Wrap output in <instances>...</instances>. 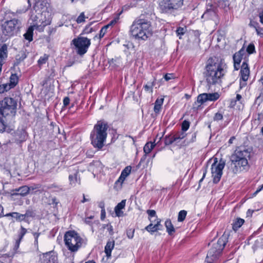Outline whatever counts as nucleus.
Here are the masks:
<instances>
[{"mask_svg":"<svg viewBox=\"0 0 263 263\" xmlns=\"http://www.w3.org/2000/svg\"><path fill=\"white\" fill-rule=\"evenodd\" d=\"M8 83H4L0 85V93L2 94L8 91L11 89H12L11 86H9Z\"/></svg>","mask_w":263,"mask_h":263,"instance_id":"35","label":"nucleus"},{"mask_svg":"<svg viewBox=\"0 0 263 263\" xmlns=\"http://www.w3.org/2000/svg\"><path fill=\"white\" fill-rule=\"evenodd\" d=\"M14 217H13L14 218H15L16 219V220L19 222H21L23 221V216H22V214H20V213H18V212H14Z\"/></svg>","mask_w":263,"mask_h":263,"instance_id":"49","label":"nucleus"},{"mask_svg":"<svg viewBox=\"0 0 263 263\" xmlns=\"http://www.w3.org/2000/svg\"><path fill=\"white\" fill-rule=\"evenodd\" d=\"M22 216H23V221H24L25 222H28L29 221H28V217L26 214V213H25V214H22Z\"/></svg>","mask_w":263,"mask_h":263,"instance_id":"63","label":"nucleus"},{"mask_svg":"<svg viewBox=\"0 0 263 263\" xmlns=\"http://www.w3.org/2000/svg\"><path fill=\"white\" fill-rule=\"evenodd\" d=\"M242 57L234 53L233 55V60L234 63V69L235 70H238L240 68V64L242 59Z\"/></svg>","mask_w":263,"mask_h":263,"instance_id":"27","label":"nucleus"},{"mask_svg":"<svg viewBox=\"0 0 263 263\" xmlns=\"http://www.w3.org/2000/svg\"><path fill=\"white\" fill-rule=\"evenodd\" d=\"M245 220L240 218H237L234 221L232 224V228L234 231H237L244 223Z\"/></svg>","mask_w":263,"mask_h":263,"instance_id":"33","label":"nucleus"},{"mask_svg":"<svg viewBox=\"0 0 263 263\" xmlns=\"http://www.w3.org/2000/svg\"><path fill=\"white\" fill-rule=\"evenodd\" d=\"M43 263H57V256L52 252L43 254Z\"/></svg>","mask_w":263,"mask_h":263,"instance_id":"19","label":"nucleus"},{"mask_svg":"<svg viewBox=\"0 0 263 263\" xmlns=\"http://www.w3.org/2000/svg\"><path fill=\"white\" fill-rule=\"evenodd\" d=\"M185 132H183L181 130L180 132H177L174 134L177 141L179 140H182L186 136L187 134Z\"/></svg>","mask_w":263,"mask_h":263,"instance_id":"42","label":"nucleus"},{"mask_svg":"<svg viewBox=\"0 0 263 263\" xmlns=\"http://www.w3.org/2000/svg\"><path fill=\"white\" fill-rule=\"evenodd\" d=\"M103 228L106 229L107 230V231H108L110 235L112 236L114 234V232L113 227L111 226V224L110 223L106 224H104L103 226Z\"/></svg>","mask_w":263,"mask_h":263,"instance_id":"43","label":"nucleus"},{"mask_svg":"<svg viewBox=\"0 0 263 263\" xmlns=\"http://www.w3.org/2000/svg\"><path fill=\"white\" fill-rule=\"evenodd\" d=\"M39 188V186L35 187H29L27 185H23L18 188H16L11 190L12 196H17L20 195L22 197L26 196L29 193L30 190H34Z\"/></svg>","mask_w":263,"mask_h":263,"instance_id":"14","label":"nucleus"},{"mask_svg":"<svg viewBox=\"0 0 263 263\" xmlns=\"http://www.w3.org/2000/svg\"><path fill=\"white\" fill-rule=\"evenodd\" d=\"M175 142H178L174 134H170L166 135L164 138V142L165 146L170 145Z\"/></svg>","mask_w":263,"mask_h":263,"instance_id":"24","label":"nucleus"},{"mask_svg":"<svg viewBox=\"0 0 263 263\" xmlns=\"http://www.w3.org/2000/svg\"><path fill=\"white\" fill-rule=\"evenodd\" d=\"M94 218V216H90L86 217L84 219V222L86 224H90L91 223V220Z\"/></svg>","mask_w":263,"mask_h":263,"instance_id":"54","label":"nucleus"},{"mask_svg":"<svg viewBox=\"0 0 263 263\" xmlns=\"http://www.w3.org/2000/svg\"><path fill=\"white\" fill-rule=\"evenodd\" d=\"M8 57V45L3 44L0 47V61H4Z\"/></svg>","mask_w":263,"mask_h":263,"instance_id":"25","label":"nucleus"},{"mask_svg":"<svg viewBox=\"0 0 263 263\" xmlns=\"http://www.w3.org/2000/svg\"><path fill=\"white\" fill-rule=\"evenodd\" d=\"M146 212L148 215V218H149V220H151V218H152L153 217H155V216L157 217L156 212L154 210H147Z\"/></svg>","mask_w":263,"mask_h":263,"instance_id":"48","label":"nucleus"},{"mask_svg":"<svg viewBox=\"0 0 263 263\" xmlns=\"http://www.w3.org/2000/svg\"><path fill=\"white\" fill-rule=\"evenodd\" d=\"M27 233V230L21 226L18 233L17 238L15 242L14 247L15 249H17L19 248L21 241Z\"/></svg>","mask_w":263,"mask_h":263,"instance_id":"18","label":"nucleus"},{"mask_svg":"<svg viewBox=\"0 0 263 263\" xmlns=\"http://www.w3.org/2000/svg\"><path fill=\"white\" fill-rule=\"evenodd\" d=\"M20 21L18 19L13 18L4 22L1 25L2 35L10 38L16 35L20 28Z\"/></svg>","mask_w":263,"mask_h":263,"instance_id":"9","label":"nucleus"},{"mask_svg":"<svg viewBox=\"0 0 263 263\" xmlns=\"http://www.w3.org/2000/svg\"><path fill=\"white\" fill-rule=\"evenodd\" d=\"M228 241L227 235L223 234L212 247L207 253L205 261L207 263H213L218 259Z\"/></svg>","mask_w":263,"mask_h":263,"instance_id":"5","label":"nucleus"},{"mask_svg":"<svg viewBox=\"0 0 263 263\" xmlns=\"http://www.w3.org/2000/svg\"><path fill=\"white\" fill-rule=\"evenodd\" d=\"M250 71L248 61H244L240 67L239 76V89L236 92H239L241 89L247 85V81L250 77Z\"/></svg>","mask_w":263,"mask_h":263,"instance_id":"12","label":"nucleus"},{"mask_svg":"<svg viewBox=\"0 0 263 263\" xmlns=\"http://www.w3.org/2000/svg\"><path fill=\"white\" fill-rule=\"evenodd\" d=\"M72 44L74 46L77 54L82 57L88 51L91 45V40L86 37L79 36L72 40Z\"/></svg>","mask_w":263,"mask_h":263,"instance_id":"10","label":"nucleus"},{"mask_svg":"<svg viewBox=\"0 0 263 263\" xmlns=\"http://www.w3.org/2000/svg\"><path fill=\"white\" fill-rule=\"evenodd\" d=\"M164 98H157L154 103V111L156 115L160 114L163 104Z\"/></svg>","mask_w":263,"mask_h":263,"instance_id":"22","label":"nucleus"},{"mask_svg":"<svg viewBox=\"0 0 263 263\" xmlns=\"http://www.w3.org/2000/svg\"><path fill=\"white\" fill-rule=\"evenodd\" d=\"M34 28L33 26H30L24 34V38L29 42L33 40Z\"/></svg>","mask_w":263,"mask_h":263,"instance_id":"30","label":"nucleus"},{"mask_svg":"<svg viewBox=\"0 0 263 263\" xmlns=\"http://www.w3.org/2000/svg\"><path fill=\"white\" fill-rule=\"evenodd\" d=\"M115 246V241H108L105 247L104 252L107 257L111 256V252Z\"/></svg>","mask_w":263,"mask_h":263,"instance_id":"26","label":"nucleus"},{"mask_svg":"<svg viewBox=\"0 0 263 263\" xmlns=\"http://www.w3.org/2000/svg\"><path fill=\"white\" fill-rule=\"evenodd\" d=\"M220 97V94L217 92L213 93H202L199 94L197 97V102L199 103L200 105L197 107H195L194 104L193 108L194 109L198 110L201 105L203 104L207 101L215 102L218 100Z\"/></svg>","mask_w":263,"mask_h":263,"instance_id":"13","label":"nucleus"},{"mask_svg":"<svg viewBox=\"0 0 263 263\" xmlns=\"http://www.w3.org/2000/svg\"><path fill=\"white\" fill-rule=\"evenodd\" d=\"M132 171V166L128 165L126 166L121 172V175L117 180L115 183V187L119 186L121 188L122 184L126 179V178L130 174Z\"/></svg>","mask_w":263,"mask_h":263,"instance_id":"15","label":"nucleus"},{"mask_svg":"<svg viewBox=\"0 0 263 263\" xmlns=\"http://www.w3.org/2000/svg\"><path fill=\"white\" fill-rule=\"evenodd\" d=\"M109 125L104 120H100L94 125L90 134L91 144L94 148L101 149L105 145L107 137Z\"/></svg>","mask_w":263,"mask_h":263,"instance_id":"3","label":"nucleus"},{"mask_svg":"<svg viewBox=\"0 0 263 263\" xmlns=\"http://www.w3.org/2000/svg\"><path fill=\"white\" fill-rule=\"evenodd\" d=\"M164 224L168 234L170 236L173 235L176 231L171 219H167L165 221Z\"/></svg>","mask_w":263,"mask_h":263,"instance_id":"23","label":"nucleus"},{"mask_svg":"<svg viewBox=\"0 0 263 263\" xmlns=\"http://www.w3.org/2000/svg\"><path fill=\"white\" fill-rule=\"evenodd\" d=\"M28 134L26 130L22 129L17 131L15 134V142L21 144L26 141Z\"/></svg>","mask_w":263,"mask_h":263,"instance_id":"20","label":"nucleus"},{"mask_svg":"<svg viewBox=\"0 0 263 263\" xmlns=\"http://www.w3.org/2000/svg\"><path fill=\"white\" fill-rule=\"evenodd\" d=\"M225 166V162L222 159L219 162L217 160L211 165V173L213 182L215 184L218 183L222 177V171Z\"/></svg>","mask_w":263,"mask_h":263,"instance_id":"11","label":"nucleus"},{"mask_svg":"<svg viewBox=\"0 0 263 263\" xmlns=\"http://www.w3.org/2000/svg\"><path fill=\"white\" fill-rule=\"evenodd\" d=\"M184 33H185V31H184V29L183 28L181 27L177 28V30H176V33L178 35H183L184 34Z\"/></svg>","mask_w":263,"mask_h":263,"instance_id":"53","label":"nucleus"},{"mask_svg":"<svg viewBox=\"0 0 263 263\" xmlns=\"http://www.w3.org/2000/svg\"><path fill=\"white\" fill-rule=\"evenodd\" d=\"M86 17L85 15V13L82 12L80 13V14L78 16L77 18L76 19V22L78 24H81L82 23H84L85 22V19Z\"/></svg>","mask_w":263,"mask_h":263,"instance_id":"41","label":"nucleus"},{"mask_svg":"<svg viewBox=\"0 0 263 263\" xmlns=\"http://www.w3.org/2000/svg\"><path fill=\"white\" fill-rule=\"evenodd\" d=\"M250 152L246 148H237L232 155L228 168L233 174H237L249 170L248 160Z\"/></svg>","mask_w":263,"mask_h":263,"instance_id":"2","label":"nucleus"},{"mask_svg":"<svg viewBox=\"0 0 263 263\" xmlns=\"http://www.w3.org/2000/svg\"><path fill=\"white\" fill-rule=\"evenodd\" d=\"M19 78L16 73H12L9 78V86L14 88L18 83Z\"/></svg>","mask_w":263,"mask_h":263,"instance_id":"28","label":"nucleus"},{"mask_svg":"<svg viewBox=\"0 0 263 263\" xmlns=\"http://www.w3.org/2000/svg\"><path fill=\"white\" fill-rule=\"evenodd\" d=\"M196 140V133H194L192 135V138L190 140V142H194Z\"/></svg>","mask_w":263,"mask_h":263,"instance_id":"62","label":"nucleus"},{"mask_svg":"<svg viewBox=\"0 0 263 263\" xmlns=\"http://www.w3.org/2000/svg\"><path fill=\"white\" fill-rule=\"evenodd\" d=\"M125 204L126 200L123 199L115 207L114 211L116 216L120 217L123 216V212L122 210L124 209Z\"/></svg>","mask_w":263,"mask_h":263,"instance_id":"21","label":"nucleus"},{"mask_svg":"<svg viewBox=\"0 0 263 263\" xmlns=\"http://www.w3.org/2000/svg\"><path fill=\"white\" fill-rule=\"evenodd\" d=\"M64 241L68 250L76 252L82 246V238L74 230H69L64 234Z\"/></svg>","mask_w":263,"mask_h":263,"instance_id":"7","label":"nucleus"},{"mask_svg":"<svg viewBox=\"0 0 263 263\" xmlns=\"http://www.w3.org/2000/svg\"><path fill=\"white\" fill-rule=\"evenodd\" d=\"M260 191H261L258 188L255 192H254L253 194L251 195V196L249 198H252L255 197L257 195V194Z\"/></svg>","mask_w":263,"mask_h":263,"instance_id":"61","label":"nucleus"},{"mask_svg":"<svg viewBox=\"0 0 263 263\" xmlns=\"http://www.w3.org/2000/svg\"><path fill=\"white\" fill-rule=\"evenodd\" d=\"M156 79L154 78L152 82H147L145 85L143 86V88L146 92H148L151 93L153 92V87L156 85Z\"/></svg>","mask_w":263,"mask_h":263,"instance_id":"29","label":"nucleus"},{"mask_svg":"<svg viewBox=\"0 0 263 263\" xmlns=\"http://www.w3.org/2000/svg\"><path fill=\"white\" fill-rule=\"evenodd\" d=\"M236 54L243 57L245 54V48L244 47H242L238 51L235 53Z\"/></svg>","mask_w":263,"mask_h":263,"instance_id":"57","label":"nucleus"},{"mask_svg":"<svg viewBox=\"0 0 263 263\" xmlns=\"http://www.w3.org/2000/svg\"><path fill=\"white\" fill-rule=\"evenodd\" d=\"M164 79L165 81H168L171 79H174V76L173 73H166L164 76Z\"/></svg>","mask_w":263,"mask_h":263,"instance_id":"51","label":"nucleus"},{"mask_svg":"<svg viewBox=\"0 0 263 263\" xmlns=\"http://www.w3.org/2000/svg\"><path fill=\"white\" fill-rule=\"evenodd\" d=\"M106 216V213L104 209L101 210V220L104 219Z\"/></svg>","mask_w":263,"mask_h":263,"instance_id":"60","label":"nucleus"},{"mask_svg":"<svg viewBox=\"0 0 263 263\" xmlns=\"http://www.w3.org/2000/svg\"><path fill=\"white\" fill-rule=\"evenodd\" d=\"M26 213L29 218H33L35 215L34 212L32 209H28L26 210Z\"/></svg>","mask_w":263,"mask_h":263,"instance_id":"50","label":"nucleus"},{"mask_svg":"<svg viewBox=\"0 0 263 263\" xmlns=\"http://www.w3.org/2000/svg\"><path fill=\"white\" fill-rule=\"evenodd\" d=\"M187 212L185 210H181L180 211L178 215V222H182L183 221L186 216Z\"/></svg>","mask_w":263,"mask_h":263,"instance_id":"36","label":"nucleus"},{"mask_svg":"<svg viewBox=\"0 0 263 263\" xmlns=\"http://www.w3.org/2000/svg\"><path fill=\"white\" fill-rule=\"evenodd\" d=\"M258 15L260 23L263 25V6L258 10Z\"/></svg>","mask_w":263,"mask_h":263,"instance_id":"47","label":"nucleus"},{"mask_svg":"<svg viewBox=\"0 0 263 263\" xmlns=\"http://www.w3.org/2000/svg\"><path fill=\"white\" fill-rule=\"evenodd\" d=\"M190 126V122L187 120H184L181 124V130L186 132Z\"/></svg>","mask_w":263,"mask_h":263,"instance_id":"40","label":"nucleus"},{"mask_svg":"<svg viewBox=\"0 0 263 263\" xmlns=\"http://www.w3.org/2000/svg\"><path fill=\"white\" fill-rule=\"evenodd\" d=\"M242 100V96L240 94L237 93L234 99H232L231 101V105L234 106L236 104L237 101L240 102Z\"/></svg>","mask_w":263,"mask_h":263,"instance_id":"45","label":"nucleus"},{"mask_svg":"<svg viewBox=\"0 0 263 263\" xmlns=\"http://www.w3.org/2000/svg\"><path fill=\"white\" fill-rule=\"evenodd\" d=\"M141 17V16L133 23L130 27V33L135 39L145 41L152 34L151 23Z\"/></svg>","mask_w":263,"mask_h":263,"instance_id":"4","label":"nucleus"},{"mask_svg":"<svg viewBox=\"0 0 263 263\" xmlns=\"http://www.w3.org/2000/svg\"><path fill=\"white\" fill-rule=\"evenodd\" d=\"M49 55L45 53L43 56L40 57L37 61V66L41 69L42 66L45 64L48 61Z\"/></svg>","mask_w":263,"mask_h":263,"instance_id":"31","label":"nucleus"},{"mask_svg":"<svg viewBox=\"0 0 263 263\" xmlns=\"http://www.w3.org/2000/svg\"><path fill=\"white\" fill-rule=\"evenodd\" d=\"M155 140L153 142H148L145 144L143 147V152L145 153V155L143 156L142 158H141L140 164L145 160L147 155L151 152L152 150L155 147Z\"/></svg>","mask_w":263,"mask_h":263,"instance_id":"17","label":"nucleus"},{"mask_svg":"<svg viewBox=\"0 0 263 263\" xmlns=\"http://www.w3.org/2000/svg\"><path fill=\"white\" fill-rule=\"evenodd\" d=\"M223 114L220 112H217L214 114L213 120L214 121H219L223 120Z\"/></svg>","mask_w":263,"mask_h":263,"instance_id":"46","label":"nucleus"},{"mask_svg":"<svg viewBox=\"0 0 263 263\" xmlns=\"http://www.w3.org/2000/svg\"><path fill=\"white\" fill-rule=\"evenodd\" d=\"M109 27V25H106L103 26L100 30L99 35H96L94 38H98L99 40H101L102 38H103L105 34L106 33L107 30Z\"/></svg>","mask_w":263,"mask_h":263,"instance_id":"34","label":"nucleus"},{"mask_svg":"<svg viewBox=\"0 0 263 263\" xmlns=\"http://www.w3.org/2000/svg\"><path fill=\"white\" fill-rule=\"evenodd\" d=\"M259 81L261 83L262 88L261 89V91L259 95L256 98V100H258L261 97H263V76H262L260 77V79L259 80Z\"/></svg>","mask_w":263,"mask_h":263,"instance_id":"52","label":"nucleus"},{"mask_svg":"<svg viewBox=\"0 0 263 263\" xmlns=\"http://www.w3.org/2000/svg\"><path fill=\"white\" fill-rule=\"evenodd\" d=\"M184 0H159L158 9L161 13L172 14L183 5Z\"/></svg>","mask_w":263,"mask_h":263,"instance_id":"8","label":"nucleus"},{"mask_svg":"<svg viewBox=\"0 0 263 263\" xmlns=\"http://www.w3.org/2000/svg\"><path fill=\"white\" fill-rule=\"evenodd\" d=\"M162 225L161 224V219H157V222L155 224L153 225V223H151L145 228V230L151 234H153L155 232L162 230Z\"/></svg>","mask_w":263,"mask_h":263,"instance_id":"16","label":"nucleus"},{"mask_svg":"<svg viewBox=\"0 0 263 263\" xmlns=\"http://www.w3.org/2000/svg\"><path fill=\"white\" fill-rule=\"evenodd\" d=\"M93 22H90L88 24H87L85 27L84 28L83 32L85 34H89L93 32L94 30L91 26L92 25Z\"/></svg>","mask_w":263,"mask_h":263,"instance_id":"39","label":"nucleus"},{"mask_svg":"<svg viewBox=\"0 0 263 263\" xmlns=\"http://www.w3.org/2000/svg\"><path fill=\"white\" fill-rule=\"evenodd\" d=\"M135 231V230L134 228H128L126 230V235L129 239L133 238L134 236Z\"/></svg>","mask_w":263,"mask_h":263,"instance_id":"44","label":"nucleus"},{"mask_svg":"<svg viewBox=\"0 0 263 263\" xmlns=\"http://www.w3.org/2000/svg\"><path fill=\"white\" fill-rule=\"evenodd\" d=\"M255 30L257 34L263 36V28L257 26L255 27Z\"/></svg>","mask_w":263,"mask_h":263,"instance_id":"56","label":"nucleus"},{"mask_svg":"<svg viewBox=\"0 0 263 263\" xmlns=\"http://www.w3.org/2000/svg\"><path fill=\"white\" fill-rule=\"evenodd\" d=\"M257 120L259 122L263 120V112L258 113L257 114Z\"/></svg>","mask_w":263,"mask_h":263,"instance_id":"59","label":"nucleus"},{"mask_svg":"<svg viewBox=\"0 0 263 263\" xmlns=\"http://www.w3.org/2000/svg\"><path fill=\"white\" fill-rule=\"evenodd\" d=\"M27 58V54L24 51H21L15 57V61L14 62L15 65H19Z\"/></svg>","mask_w":263,"mask_h":263,"instance_id":"32","label":"nucleus"},{"mask_svg":"<svg viewBox=\"0 0 263 263\" xmlns=\"http://www.w3.org/2000/svg\"><path fill=\"white\" fill-rule=\"evenodd\" d=\"M70 99L68 97H65L63 99V105L64 107H66L69 104Z\"/></svg>","mask_w":263,"mask_h":263,"instance_id":"55","label":"nucleus"},{"mask_svg":"<svg viewBox=\"0 0 263 263\" xmlns=\"http://www.w3.org/2000/svg\"><path fill=\"white\" fill-rule=\"evenodd\" d=\"M17 102L11 97H5L0 101V114L6 119H12L16 115Z\"/></svg>","mask_w":263,"mask_h":263,"instance_id":"6","label":"nucleus"},{"mask_svg":"<svg viewBox=\"0 0 263 263\" xmlns=\"http://www.w3.org/2000/svg\"><path fill=\"white\" fill-rule=\"evenodd\" d=\"M4 117H0V133H3L5 131L7 127V121L4 120Z\"/></svg>","mask_w":263,"mask_h":263,"instance_id":"37","label":"nucleus"},{"mask_svg":"<svg viewBox=\"0 0 263 263\" xmlns=\"http://www.w3.org/2000/svg\"><path fill=\"white\" fill-rule=\"evenodd\" d=\"M246 51L249 54H251L256 52L255 47L253 43H251L249 44L247 47Z\"/></svg>","mask_w":263,"mask_h":263,"instance_id":"38","label":"nucleus"},{"mask_svg":"<svg viewBox=\"0 0 263 263\" xmlns=\"http://www.w3.org/2000/svg\"><path fill=\"white\" fill-rule=\"evenodd\" d=\"M227 65L224 60L217 57L208 59L204 72L206 82L209 86L220 84L226 75Z\"/></svg>","mask_w":263,"mask_h":263,"instance_id":"1","label":"nucleus"},{"mask_svg":"<svg viewBox=\"0 0 263 263\" xmlns=\"http://www.w3.org/2000/svg\"><path fill=\"white\" fill-rule=\"evenodd\" d=\"M41 233V232H32V234L33 236L34 240H38L39 236H40Z\"/></svg>","mask_w":263,"mask_h":263,"instance_id":"58","label":"nucleus"},{"mask_svg":"<svg viewBox=\"0 0 263 263\" xmlns=\"http://www.w3.org/2000/svg\"><path fill=\"white\" fill-rule=\"evenodd\" d=\"M4 216L3 206L0 204V218Z\"/></svg>","mask_w":263,"mask_h":263,"instance_id":"64","label":"nucleus"}]
</instances>
